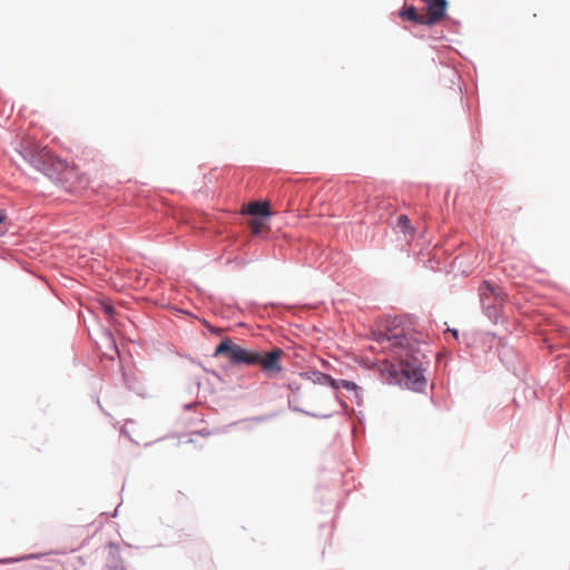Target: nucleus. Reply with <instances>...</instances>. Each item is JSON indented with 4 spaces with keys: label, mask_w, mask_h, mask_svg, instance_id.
<instances>
[{
    "label": "nucleus",
    "mask_w": 570,
    "mask_h": 570,
    "mask_svg": "<svg viewBox=\"0 0 570 570\" xmlns=\"http://www.w3.org/2000/svg\"><path fill=\"white\" fill-rule=\"evenodd\" d=\"M242 213L244 215H249V203H244L242 206Z\"/></svg>",
    "instance_id": "obj_14"
},
{
    "label": "nucleus",
    "mask_w": 570,
    "mask_h": 570,
    "mask_svg": "<svg viewBox=\"0 0 570 570\" xmlns=\"http://www.w3.org/2000/svg\"><path fill=\"white\" fill-rule=\"evenodd\" d=\"M283 352L281 348H273L272 351L263 354L261 352L252 351V365H261L264 373L273 376L282 371L279 358Z\"/></svg>",
    "instance_id": "obj_7"
},
{
    "label": "nucleus",
    "mask_w": 570,
    "mask_h": 570,
    "mask_svg": "<svg viewBox=\"0 0 570 570\" xmlns=\"http://www.w3.org/2000/svg\"><path fill=\"white\" fill-rule=\"evenodd\" d=\"M479 295L487 316L495 320L499 313L497 305L503 303L507 297L503 289L489 281H483L479 287Z\"/></svg>",
    "instance_id": "obj_4"
},
{
    "label": "nucleus",
    "mask_w": 570,
    "mask_h": 570,
    "mask_svg": "<svg viewBox=\"0 0 570 570\" xmlns=\"http://www.w3.org/2000/svg\"><path fill=\"white\" fill-rule=\"evenodd\" d=\"M100 305H101V309L104 311V313L109 318H112L114 315L116 314V311H115V307L112 306V304L110 302L104 301V302H101Z\"/></svg>",
    "instance_id": "obj_12"
},
{
    "label": "nucleus",
    "mask_w": 570,
    "mask_h": 570,
    "mask_svg": "<svg viewBox=\"0 0 570 570\" xmlns=\"http://www.w3.org/2000/svg\"><path fill=\"white\" fill-rule=\"evenodd\" d=\"M331 387L334 390L333 392V396L335 399H337V395H336V391L340 390V389H345L347 391H354L356 392L358 386L356 385V383L352 382V381H347V380H335L333 379V383L331 385Z\"/></svg>",
    "instance_id": "obj_11"
},
{
    "label": "nucleus",
    "mask_w": 570,
    "mask_h": 570,
    "mask_svg": "<svg viewBox=\"0 0 570 570\" xmlns=\"http://www.w3.org/2000/svg\"><path fill=\"white\" fill-rule=\"evenodd\" d=\"M288 387H289L292 391H294V390H296V389H297V387H296V385H294L293 383H291V384L288 385Z\"/></svg>",
    "instance_id": "obj_18"
},
{
    "label": "nucleus",
    "mask_w": 570,
    "mask_h": 570,
    "mask_svg": "<svg viewBox=\"0 0 570 570\" xmlns=\"http://www.w3.org/2000/svg\"><path fill=\"white\" fill-rule=\"evenodd\" d=\"M274 215L269 200H252V238L267 236L269 219Z\"/></svg>",
    "instance_id": "obj_3"
},
{
    "label": "nucleus",
    "mask_w": 570,
    "mask_h": 570,
    "mask_svg": "<svg viewBox=\"0 0 570 570\" xmlns=\"http://www.w3.org/2000/svg\"><path fill=\"white\" fill-rule=\"evenodd\" d=\"M299 375L303 379L311 381L313 384L331 386L333 383V377L331 375L320 372L317 370L302 372Z\"/></svg>",
    "instance_id": "obj_8"
},
{
    "label": "nucleus",
    "mask_w": 570,
    "mask_h": 570,
    "mask_svg": "<svg viewBox=\"0 0 570 570\" xmlns=\"http://www.w3.org/2000/svg\"><path fill=\"white\" fill-rule=\"evenodd\" d=\"M4 213L2 210H0V224L3 222L4 219Z\"/></svg>",
    "instance_id": "obj_16"
},
{
    "label": "nucleus",
    "mask_w": 570,
    "mask_h": 570,
    "mask_svg": "<svg viewBox=\"0 0 570 570\" xmlns=\"http://www.w3.org/2000/svg\"><path fill=\"white\" fill-rule=\"evenodd\" d=\"M448 332H450L455 340H459V331L455 328H448Z\"/></svg>",
    "instance_id": "obj_15"
},
{
    "label": "nucleus",
    "mask_w": 570,
    "mask_h": 570,
    "mask_svg": "<svg viewBox=\"0 0 570 570\" xmlns=\"http://www.w3.org/2000/svg\"><path fill=\"white\" fill-rule=\"evenodd\" d=\"M283 352L281 348H273L272 351L263 354L261 352L252 351V365H261L264 373L273 376L282 371L279 358Z\"/></svg>",
    "instance_id": "obj_6"
},
{
    "label": "nucleus",
    "mask_w": 570,
    "mask_h": 570,
    "mask_svg": "<svg viewBox=\"0 0 570 570\" xmlns=\"http://www.w3.org/2000/svg\"><path fill=\"white\" fill-rule=\"evenodd\" d=\"M209 330H210L213 333H216V334H218V333L220 332V330H217V328H214V327H210Z\"/></svg>",
    "instance_id": "obj_17"
},
{
    "label": "nucleus",
    "mask_w": 570,
    "mask_h": 570,
    "mask_svg": "<svg viewBox=\"0 0 570 570\" xmlns=\"http://www.w3.org/2000/svg\"><path fill=\"white\" fill-rule=\"evenodd\" d=\"M19 153L22 158L37 170L46 173L49 169L51 154L46 147H41L37 141L31 139L22 140Z\"/></svg>",
    "instance_id": "obj_2"
},
{
    "label": "nucleus",
    "mask_w": 570,
    "mask_h": 570,
    "mask_svg": "<svg viewBox=\"0 0 570 570\" xmlns=\"http://www.w3.org/2000/svg\"><path fill=\"white\" fill-rule=\"evenodd\" d=\"M214 356H223L232 366L249 364V352L237 344H234L229 338H225L215 350Z\"/></svg>",
    "instance_id": "obj_5"
},
{
    "label": "nucleus",
    "mask_w": 570,
    "mask_h": 570,
    "mask_svg": "<svg viewBox=\"0 0 570 570\" xmlns=\"http://www.w3.org/2000/svg\"><path fill=\"white\" fill-rule=\"evenodd\" d=\"M397 227L406 233V229L410 227V219L406 215H400L397 218Z\"/></svg>",
    "instance_id": "obj_13"
},
{
    "label": "nucleus",
    "mask_w": 570,
    "mask_h": 570,
    "mask_svg": "<svg viewBox=\"0 0 570 570\" xmlns=\"http://www.w3.org/2000/svg\"><path fill=\"white\" fill-rule=\"evenodd\" d=\"M411 333L404 317L387 320L384 328L373 331L372 338L382 350L392 353L397 364L392 365L391 376L396 384L414 392H423L426 386L424 372L430 363L428 345Z\"/></svg>",
    "instance_id": "obj_1"
},
{
    "label": "nucleus",
    "mask_w": 570,
    "mask_h": 570,
    "mask_svg": "<svg viewBox=\"0 0 570 570\" xmlns=\"http://www.w3.org/2000/svg\"><path fill=\"white\" fill-rule=\"evenodd\" d=\"M296 401V397H289L288 399V407L289 410H292L293 412H297V413H303L307 416H312V417H316V419H330L333 416V412H330V413H325V414H318V413H315V412H309V411H306V410H303L298 406H296L294 403Z\"/></svg>",
    "instance_id": "obj_10"
},
{
    "label": "nucleus",
    "mask_w": 570,
    "mask_h": 570,
    "mask_svg": "<svg viewBox=\"0 0 570 570\" xmlns=\"http://www.w3.org/2000/svg\"><path fill=\"white\" fill-rule=\"evenodd\" d=\"M400 17L414 23L426 26L425 16L419 14L414 6H407L400 11Z\"/></svg>",
    "instance_id": "obj_9"
}]
</instances>
